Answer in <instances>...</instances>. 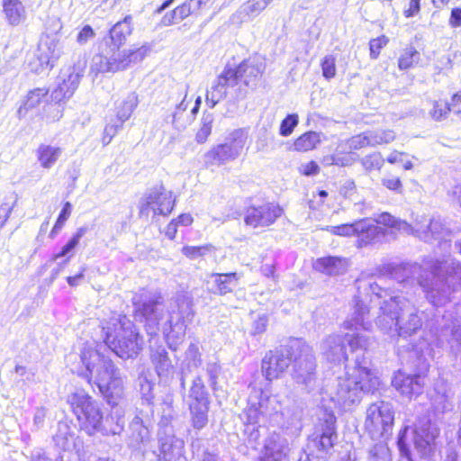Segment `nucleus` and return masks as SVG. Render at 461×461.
<instances>
[{"label":"nucleus","mask_w":461,"mask_h":461,"mask_svg":"<svg viewBox=\"0 0 461 461\" xmlns=\"http://www.w3.org/2000/svg\"><path fill=\"white\" fill-rule=\"evenodd\" d=\"M102 332L105 346L122 359L134 358L142 350L143 339L125 315L112 317Z\"/></svg>","instance_id":"20e7f679"},{"label":"nucleus","mask_w":461,"mask_h":461,"mask_svg":"<svg viewBox=\"0 0 461 461\" xmlns=\"http://www.w3.org/2000/svg\"><path fill=\"white\" fill-rule=\"evenodd\" d=\"M248 137L249 131L247 129H236L229 133L224 143L239 157L247 142Z\"/></svg>","instance_id":"79ce46f5"},{"label":"nucleus","mask_w":461,"mask_h":461,"mask_svg":"<svg viewBox=\"0 0 461 461\" xmlns=\"http://www.w3.org/2000/svg\"><path fill=\"white\" fill-rule=\"evenodd\" d=\"M346 345L349 347L352 354L356 357L358 355L363 361V358H366L365 352L370 346V339L358 331L345 335H330L321 345V354L328 362L340 364L348 360Z\"/></svg>","instance_id":"39448f33"},{"label":"nucleus","mask_w":461,"mask_h":461,"mask_svg":"<svg viewBox=\"0 0 461 461\" xmlns=\"http://www.w3.org/2000/svg\"><path fill=\"white\" fill-rule=\"evenodd\" d=\"M238 158L225 143L218 144L208 150L203 156L204 165L209 167L221 166Z\"/></svg>","instance_id":"2f4dec72"},{"label":"nucleus","mask_w":461,"mask_h":461,"mask_svg":"<svg viewBox=\"0 0 461 461\" xmlns=\"http://www.w3.org/2000/svg\"><path fill=\"white\" fill-rule=\"evenodd\" d=\"M87 231V226L78 228L76 233H74L68 241L61 248L60 251L52 256L51 260L58 261L61 258H66L63 262L59 263V266H65L68 262L69 258L73 257L74 249L78 245L81 238H83Z\"/></svg>","instance_id":"72a5a7b5"},{"label":"nucleus","mask_w":461,"mask_h":461,"mask_svg":"<svg viewBox=\"0 0 461 461\" xmlns=\"http://www.w3.org/2000/svg\"><path fill=\"white\" fill-rule=\"evenodd\" d=\"M289 451L287 439L274 433L266 439L262 456L257 461H284Z\"/></svg>","instance_id":"a878e982"},{"label":"nucleus","mask_w":461,"mask_h":461,"mask_svg":"<svg viewBox=\"0 0 461 461\" xmlns=\"http://www.w3.org/2000/svg\"><path fill=\"white\" fill-rule=\"evenodd\" d=\"M299 118L296 113L288 114L280 124L279 133L284 137L292 134L294 129L297 126Z\"/></svg>","instance_id":"774afa93"},{"label":"nucleus","mask_w":461,"mask_h":461,"mask_svg":"<svg viewBox=\"0 0 461 461\" xmlns=\"http://www.w3.org/2000/svg\"><path fill=\"white\" fill-rule=\"evenodd\" d=\"M439 339L442 341H447L449 344L456 343L461 344V321L455 320L449 325H444L440 331Z\"/></svg>","instance_id":"de8ad7c7"},{"label":"nucleus","mask_w":461,"mask_h":461,"mask_svg":"<svg viewBox=\"0 0 461 461\" xmlns=\"http://www.w3.org/2000/svg\"><path fill=\"white\" fill-rule=\"evenodd\" d=\"M384 271L403 287L413 285L417 282L428 298V290L430 289L429 271L417 263L388 264L384 267Z\"/></svg>","instance_id":"4468645a"},{"label":"nucleus","mask_w":461,"mask_h":461,"mask_svg":"<svg viewBox=\"0 0 461 461\" xmlns=\"http://www.w3.org/2000/svg\"><path fill=\"white\" fill-rule=\"evenodd\" d=\"M320 136L315 131H308L300 136L294 141V149L298 151H308L316 147L320 142Z\"/></svg>","instance_id":"6e6d98bb"},{"label":"nucleus","mask_w":461,"mask_h":461,"mask_svg":"<svg viewBox=\"0 0 461 461\" xmlns=\"http://www.w3.org/2000/svg\"><path fill=\"white\" fill-rule=\"evenodd\" d=\"M158 451L153 454L158 461H187L185 456V442L176 437L173 428L158 429Z\"/></svg>","instance_id":"a211bd4d"},{"label":"nucleus","mask_w":461,"mask_h":461,"mask_svg":"<svg viewBox=\"0 0 461 461\" xmlns=\"http://www.w3.org/2000/svg\"><path fill=\"white\" fill-rule=\"evenodd\" d=\"M448 229L441 222L440 220L432 219L430 220L426 230L423 231L421 237L426 242H429L432 240H438L443 239Z\"/></svg>","instance_id":"8fccbe9b"},{"label":"nucleus","mask_w":461,"mask_h":461,"mask_svg":"<svg viewBox=\"0 0 461 461\" xmlns=\"http://www.w3.org/2000/svg\"><path fill=\"white\" fill-rule=\"evenodd\" d=\"M439 434L438 427L429 420H420L413 430V445L420 457L429 456L435 450Z\"/></svg>","instance_id":"aec40b11"},{"label":"nucleus","mask_w":461,"mask_h":461,"mask_svg":"<svg viewBox=\"0 0 461 461\" xmlns=\"http://www.w3.org/2000/svg\"><path fill=\"white\" fill-rule=\"evenodd\" d=\"M87 60L86 56H79L72 67L62 72V81L52 91L51 97L56 103L70 98L78 87L80 79L84 76Z\"/></svg>","instance_id":"f3484780"},{"label":"nucleus","mask_w":461,"mask_h":461,"mask_svg":"<svg viewBox=\"0 0 461 461\" xmlns=\"http://www.w3.org/2000/svg\"><path fill=\"white\" fill-rule=\"evenodd\" d=\"M49 90L46 88H35L33 90H31L23 105L20 106V108L17 111V113L19 117H24L27 113V112L31 109L35 108L38 106L42 98L46 97L48 95Z\"/></svg>","instance_id":"37998d69"},{"label":"nucleus","mask_w":461,"mask_h":461,"mask_svg":"<svg viewBox=\"0 0 461 461\" xmlns=\"http://www.w3.org/2000/svg\"><path fill=\"white\" fill-rule=\"evenodd\" d=\"M140 386V393L141 395V404L144 406L142 409H153V389L154 384L149 381L146 376H140L138 379Z\"/></svg>","instance_id":"3c124183"},{"label":"nucleus","mask_w":461,"mask_h":461,"mask_svg":"<svg viewBox=\"0 0 461 461\" xmlns=\"http://www.w3.org/2000/svg\"><path fill=\"white\" fill-rule=\"evenodd\" d=\"M294 339H290L286 345L280 346L266 353L261 361V373L266 380L271 382L278 379L287 370L292 364L294 349Z\"/></svg>","instance_id":"2eb2a0df"},{"label":"nucleus","mask_w":461,"mask_h":461,"mask_svg":"<svg viewBox=\"0 0 461 461\" xmlns=\"http://www.w3.org/2000/svg\"><path fill=\"white\" fill-rule=\"evenodd\" d=\"M134 315L140 321L145 322L149 336L157 335L159 321L163 316L164 298L158 291H143L132 299Z\"/></svg>","instance_id":"6e6552de"},{"label":"nucleus","mask_w":461,"mask_h":461,"mask_svg":"<svg viewBox=\"0 0 461 461\" xmlns=\"http://www.w3.org/2000/svg\"><path fill=\"white\" fill-rule=\"evenodd\" d=\"M213 247L211 244H205L203 246H185L182 249V253L190 259H197L201 257L205 256L212 250Z\"/></svg>","instance_id":"69168bd1"},{"label":"nucleus","mask_w":461,"mask_h":461,"mask_svg":"<svg viewBox=\"0 0 461 461\" xmlns=\"http://www.w3.org/2000/svg\"><path fill=\"white\" fill-rule=\"evenodd\" d=\"M283 212L282 208L275 203H267L259 206H250L245 213V223L248 226L266 227L273 224Z\"/></svg>","instance_id":"412c9836"},{"label":"nucleus","mask_w":461,"mask_h":461,"mask_svg":"<svg viewBox=\"0 0 461 461\" xmlns=\"http://www.w3.org/2000/svg\"><path fill=\"white\" fill-rule=\"evenodd\" d=\"M255 398L257 401H254L253 397L249 398V405L243 412L245 424L263 425L267 417L270 415L268 404L271 399L262 392L259 398L258 396Z\"/></svg>","instance_id":"393cba45"},{"label":"nucleus","mask_w":461,"mask_h":461,"mask_svg":"<svg viewBox=\"0 0 461 461\" xmlns=\"http://www.w3.org/2000/svg\"><path fill=\"white\" fill-rule=\"evenodd\" d=\"M379 378L368 367L367 361H363L357 355L354 366H346L343 376L327 385V393L330 401L343 411H349L352 406L358 404L366 393H373L379 385Z\"/></svg>","instance_id":"f257e3e1"},{"label":"nucleus","mask_w":461,"mask_h":461,"mask_svg":"<svg viewBox=\"0 0 461 461\" xmlns=\"http://www.w3.org/2000/svg\"><path fill=\"white\" fill-rule=\"evenodd\" d=\"M384 163V159L380 152H374L361 159V164L366 171L380 170Z\"/></svg>","instance_id":"0e129e2a"},{"label":"nucleus","mask_w":461,"mask_h":461,"mask_svg":"<svg viewBox=\"0 0 461 461\" xmlns=\"http://www.w3.org/2000/svg\"><path fill=\"white\" fill-rule=\"evenodd\" d=\"M353 303L354 312L351 317L345 321V328L348 330L355 329L356 330H358V328H361L363 330H370L372 325L366 318L369 313V308L358 296L354 297Z\"/></svg>","instance_id":"c756f323"},{"label":"nucleus","mask_w":461,"mask_h":461,"mask_svg":"<svg viewBox=\"0 0 461 461\" xmlns=\"http://www.w3.org/2000/svg\"><path fill=\"white\" fill-rule=\"evenodd\" d=\"M72 205L69 202H66L63 205L61 212L50 233V238L54 239L56 235L61 230L65 222L71 214Z\"/></svg>","instance_id":"e2e57ef3"},{"label":"nucleus","mask_w":461,"mask_h":461,"mask_svg":"<svg viewBox=\"0 0 461 461\" xmlns=\"http://www.w3.org/2000/svg\"><path fill=\"white\" fill-rule=\"evenodd\" d=\"M173 207L172 193L167 191L163 185H158L147 190L139 205L141 216H149L150 212L158 215H167L172 212Z\"/></svg>","instance_id":"dca6fc26"},{"label":"nucleus","mask_w":461,"mask_h":461,"mask_svg":"<svg viewBox=\"0 0 461 461\" xmlns=\"http://www.w3.org/2000/svg\"><path fill=\"white\" fill-rule=\"evenodd\" d=\"M174 397L170 393L163 396L160 402V421L158 423L159 429L173 428L170 424L175 417V410L173 407Z\"/></svg>","instance_id":"c03bdc74"},{"label":"nucleus","mask_w":461,"mask_h":461,"mask_svg":"<svg viewBox=\"0 0 461 461\" xmlns=\"http://www.w3.org/2000/svg\"><path fill=\"white\" fill-rule=\"evenodd\" d=\"M394 420L393 406L387 402L371 404L366 411L365 428L373 439L387 438Z\"/></svg>","instance_id":"ddd939ff"},{"label":"nucleus","mask_w":461,"mask_h":461,"mask_svg":"<svg viewBox=\"0 0 461 461\" xmlns=\"http://www.w3.org/2000/svg\"><path fill=\"white\" fill-rule=\"evenodd\" d=\"M153 414L154 410L149 408L137 409V413L130 423V438L135 446L149 441Z\"/></svg>","instance_id":"4be33fe9"},{"label":"nucleus","mask_w":461,"mask_h":461,"mask_svg":"<svg viewBox=\"0 0 461 461\" xmlns=\"http://www.w3.org/2000/svg\"><path fill=\"white\" fill-rule=\"evenodd\" d=\"M124 428V420L120 417H107L101 423L100 429L97 432L102 433L103 435H119L123 430Z\"/></svg>","instance_id":"5fc2aeb1"},{"label":"nucleus","mask_w":461,"mask_h":461,"mask_svg":"<svg viewBox=\"0 0 461 461\" xmlns=\"http://www.w3.org/2000/svg\"><path fill=\"white\" fill-rule=\"evenodd\" d=\"M138 104L139 99L137 94L131 92L116 104V115L121 124H123V122L131 117Z\"/></svg>","instance_id":"58836bf2"},{"label":"nucleus","mask_w":461,"mask_h":461,"mask_svg":"<svg viewBox=\"0 0 461 461\" xmlns=\"http://www.w3.org/2000/svg\"><path fill=\"white\" fill-rule=\"evenodd\" d=\"M430 289L428 290V300L435 306L444 305L450 300L453 293L461 286V263L450 262L446 276L440 275L438 267L429 271Z\"/></svg>","instance_id":"0eeeda50"},{"label":"nucleus","mask_w":461,"mask_h":461,"mask_svg":"<svg viewBox=\"0 0 461 461\" xmlns=\"http://www.w3.org/2000/svg\"><path fill=\"white\" fill-rule=\"evenodd\" d=\"M303 404L296 400H288V402L282 409L281 414L286 420L288 426H295L302 420Z\"/></svg>","instance_id":"a19ab883"},{"label":"nucleus","mask_w":461,"mask_h":461,"mask_svg":"<svg viewBox=\"0 0 461 461\" xmlns=\"http://www.w3.org/2000/svg\"><path fill=\"white\" fill-rule=\"evenodd\" d=\"M177 311L169 312L168 319L162 326V333L168 348L176 351L183 341L186 323L192 320L194 315L190 301L185 298H179L176 301Z\"/></svg>","instance_id":"9b49d317"},{"label":"nucleus","mask_w":461,"mask_h":461,"mask_svg":"<svg viewBox=\"0 0 461 461\" xmlns=\"http://www.w3.org/2000/svg\"><path fill=\"white\" fill-rule=\"evenodd\" d=\"M392 385L402 396L411 399L422 393L424 378L420 375H411L398 370L393 376Z\"/></svg>","instance_id":"b1692460"},{"label":"nucleus","mask_w":461,"mask_h":461,"mask_svg":"<svg viewBox=\"0 0 461 461\" xmlns=\"http://www.w3.org/2000/svg\"><path fill=\"white\" fill-rule=\"evenodd\" d=\"M237 86L235 74L227 68L217 77L210 89L206 91L205 103L213 108L220 101L227 97L229 89Z\"/></svg>","instance_id":"5701e85b"},{"label":"nucleus","mask_w":461,"mask_h":461,"mask_svg":"<svg viewBox=\"0 0 461 461\" xmlns=\"http://www.w3.org/2000/svg\"><path fill=\"white\" fill-rule=\"evenodd\" d=\"M359 223L363 224V230H357V245L360 248L376 243L381 237L385 236V230L378 226V224L395 229L405 233L411 230V225L405 221L396 219L388 212L380 213L375 221L370 219L359 220Z\"/></svg>","instance_id":"f8f14e48"},{"label":"nucleus","mask_w":461,"mask_h":461,"mask_svg":"<svg viewBox=\"0 0 461 461\" xmlns=\"http://www.w3.org/2000/svg\"><path fill=\"white\" fill-rule=\"evenodd\" d=\"M68 402L82 430L88 435H94L100 429L103 413L99 404L91 396L83 390L77 391L68 397Z\"/></svg>","instance_id":"9d476101"},{"label":"nucleus","mask_w":461,"mask_h":461,"mask_svg":"<svg viewBox=\"0 0 461 461\" xmlns=\"http://www.w3.org/2000/svg\"><path fill=\"white\" fill-rule=\"evenodd\" d=\"M189 404H210L209 393L200 375L195 376L188 393Z\"/></svg>","instance_id":"e433bc0d"},{"label":"nucleus","mask_w":461,"mask_h":461,"mask_svg":"<svg viewBox=\"0 0 461 461\" xmlns=\"http://www.w3.org/2000/svg\"><path fill=\"white\" fill-rule=\"evenodd\" d=\"M420 60V53L414 47L411 46L404 50L398 60V67L402 70L408 69L418 63Z\"/></svg>","instance_id":"bf43d9fd"},{"label":"nucleus","mask_w":461,"mask_h":461,"mask_svg":"<svg viewBox=\"0 0 461 461\" xmlns=\"http://www.w3.org/2000/svg\"><path fill=\"white\" fill-rule=\"evenodd\" d=\"M192 14L193 13L190 9V5H188L187 2H185L175 8L169 14H166L163 17V23L165 25H170L176 20L182 21Z\"/></svg>","instance_id":"052dcab7"},{"label":"nucleus","mask_w":461,"mask_h":461,"mask_svg":"<svg viewBox=\"0 0 461 461\" xmlns=\"http://www.w3.org/2000/svg\"><path fill=\"white\" fill-rule=\"evenodd\" d=\"M363 224L364 223H359V221H356L352 223L332 226L331 233L345 237L357 236V230H363Z\"/></svg>","instance_id":"680f3d73"},{"label":"nucleus","mask_w":461,"mask_h":461,"mask_svg":"<svg viewBox=\"0 0 461 461\" xmlns=\"http://www.w3.org/2000/svg\"><path fill=\"white\" fill-rule=\"evenodd\" d=\"M150 360L155 367L157 375L161 381L167 383L173 378L175 367L168 357L167 351L163 346L151 348Z\"/></svg>","instance_id":"cd10ccee"},{"label":"nucleus","mask_w":461,"mask_h":461,"mask_svg":"<svg viewBox=\"0 0 461 461\" xmlns=\"http://www.w3.org/2000/svg\"><path fill=\"white\" fill-rule=\"evenodd\" d=\"M221 367L216 362H208L205 366V373L208 376V382L213 391L217 390L218 378L221 374Z\"/></svg>","instance_id":"338daca9"},{"label":"nucleus","mask_w":461,"mask_h":461,"mask_svg":"<svg viewBox=\"0 0 461 461\" xmlns=\"http://www.w3.org/2000/svg\"><path fill=\"white\" fill-rule=\"evenodd\" d=\"M117 51H112L106 47L102 53L95 55L92 59L91 70L95 73L115 72L124 69V65L120 63Z\"/></svg>","instance_id":"c85d7f7f"},{"label":"nucleus","mask_w":461,"mask_h":461,"mask_svg":"<svg viewBox=\"0 0 461 461\" xmlns=\"http://www.w3.org/2000/svg\"><path fill=\"white\" fill-rule=\"evenodd\" d=\"M348 266L347 258L335 256L320 258L313 265L317 271L327 276L342 275L346 273Z\"/></svg>","instance_id":"7c9ffc66"},{"label":"nucleus","mask_w":461,"mask_h":461,"mask_svg":"<svg viewBox=\"0 0 461 461\" xmlns=\"http://www.w3.org/2000/svg\"><path fill=\"white\" fill-rule=\"evenodd\" d=\"M62 154V149L51 145L41 144L37 149V157L43 168H50Z\"/></svg>","instance_id":"c9c22d12"},{"label":"nucleus","mask_w":461,"mask_h":461,"mask_svg":"<svg viewBox=\"0 0 461 461\" xmlns=\"http://www.w3.org/2000/svg\"><path fill=\"white\" fill-rule=\"evenodd\" d=\"M292 378L303 390L310 393L317 385V364L312 348L302 339H294Z\"/></svg>","instance_id":"423d86ee"},{"label":"nucleus","mask_w":461,"mask_h":461,"mask_svg":"<svg viewBox=\"0 0 461 461\" xmlns=\"http://www.w3.org/2000/svg\"><path fill=\"white\" fill-rule=\"evenodd\" d=\"M189 411L193 428L203 429L208 423L209 404H189Z\"/></svg>","instance_id":"a18cd8bd"},{"label":"nucleus","mask_w":461,"mask_h":461,"mask_svg":"<svg viewBox=\"0 0 461 461\" xmlns=\"http://www.w3.org/2000/svg\"><path fill=\"white\" fill-rule=\"evenodd\" d=\"M213 122H214L213 113H208V112H203L201 122H200L199 129L197 130V132L195 135V140L198 143L203 144L207 140L208 137L212 133Z\"/></svg>","instance_id":"603ef678"},{"label":"nucleus","mask_w":461,"mask_h":461,"mask_svg":"<svg viewBox=\"0 0 461 461\" xmlns=\"http://www.w3.org/2000/svg\"><path fill=\"white\" fill-rule=\"evenodd\" d=\"M133 18L131 14L117 22L109 30V35L104 39L107 47L112 51L119 52V49L125 44L127 38L131 34Z\"/></svg>","instance_id":"bb28decb"},{"label":"nucleus","mask_w":461,"mask_h":461,"mask_svg":"<svg viewBox=\"0 0 461 461\" xmlns=\"http://www.w3.org/2000/svg\"><path fill=\"white\" fill-rule=\"evenodd\" d=\"M149 50V47L143 45L134 50H124L118 52L117 55L120 58V63L124 65L125 69L131 63L141 61L147 56Z\"/></svg>","instance_id":"09e8293b"},{"label":"nucleus","mask_w":461,"mask_h":461,"mask_svg":"<svg viewBox=\"0 0 461 461\" xmlns=\"http://www.w3.org/2000/svg\"><path fill=\"white\" fill-rule=\"evenodd\" d=\"M371 146L388 144L394 140L395 133L392 130L369 131Z\"/></svg>","instance_id":"13d9d810"},{"label":"nucleus","mask_w":461,"mask_h":461,"mask_svg":"<svg viewBox=\"0 0 461 461\" xmlns=\"http://www.w3.org/2000/svg\"><path fill=\"white\" fill-rule=\"evenodd\" d=\"M375 325L391 337L408 338L422 327V320L417 307L409 299L394 295L380 305Z\"/></svg>","instance_id":"7ed1b4c3"},{"label":"nucleus","mask_w":461,"mask_h":461,"mask_svg":"<svg viewBox=\"0 0 461 461\" xmlns=\"http://www.w3.org/2000/svg\"><path fill=\"white\" fill-rule=\"evenodd\" d=\"M336 418L332 414L326 415L315 426L314 432L308 440L305 457L301 456L298 461H325V456L333 448L338 439L336 432Z\"/></svg>","instance_id":"1a4fd4ad"},{"label":"nucleus","mask_w":461,"mask_h":461,"mask_svg":"<svg viewBox=\"0 0 461 461\" xmlns=\"http://www.w3.org/2000/svg\"><path fill=\"white\" fill-rule=\"evenodd\" d=\"M366 461H392L387 445L383 441L374 444L366 452Z\"/></svg>","instance_id":"864d4df0"},{"label":"nucleus","mask_w":461,"mask_h":461,"mask_svg":"<svg viewBox=\"0 0 461 461\" xmlns=\"http://www.w3.org/2000/svg\"><path fill=\"white\" fill-rule=\"evenodd\" d=\"M4 13L12 25H18L26 18V11L20 0H4Z\"/></svg>","instance_id":"f704fd0d"},{"label":"nucleus","mask_w":461,"mask_h":461,"mask_svg":"<svg viewBox=\"0 0 461 461\" xmlns=\"http://www.w3.org/2000/svg\"><path fill=\"white\" fill-rule=\"evenodd\" d=\"M273 0H248L242 4L237 14L244 19L257 17Z\"/></svg>","instance_id":"ea45409f"},{"label":"nucleus","mask_w":461,"mask_h":461,"mask_svg":"<svg viewBox=\"0 0 461 461\" xmlns=\"http://www.w3.org/2000/svg\"><path fill=\"white\" fill-rule=\"evenodd\" d=\"M55 446L60 450H68L74 445V434L70 426L65 421L58 423L56 434L53 436Z\"/></svg>","instance_id":"4c0bfd02"},{"label":"nucleus","mask_w":461,"mask_h":461,"mask_svg":"<svg viewBox=\"0 0 461 461\" xmlns=\"http://www.w3.org/2000/svg\"><path fill=\"white\" fill-rule=\"evenodd\" d=\"M239 276L237 273H227V274H212L211 280L208 283H212V291L214 294L221 295L226 294L232 292V290L238 285Z\"/></svg>","instance_id":"473e14b6"},{"label":"nucleus","mask_w":461,"mask_h":461,"mask_svg":"<svg viewBox=\"0 0 461 461\" xmlns=\"http://www.w3.org/2000/svg\"><path fill=\"white\" fill-rule=\"evenodd\" d=\"M265 66L261 62H256L251 59L241 62L235 68H227L235 74L236 85L235 98L242 99L246 96L247 90L242 87H255L259 77L262 75Z\"/></svg>","instance_id":"6ab92c4d"},{"label":"nucleus","mask_w":461,"mask_h":461,"mask_svg":"<svg viewBox=\"0 0 461 461\" xmlns=\"http://www.w3.org/2000/svg\"><path fill=\"white\" fill-rule=\"evenodd\" d=\"M29 65L32 71L36 74H41L53 68L54 59L50 57L48 51L43 50L42 48L40 47L37 53L34 55L33 59L30 61Z\"/></svg>","instance_id":"49530a36"},{"label":"nucleus","mask_w":461,"mask_h":461,"mask_svg":"<svg viewBox=\"0 0 461 461\" xmlns=\"http://www.w3.org/2000/svg\"><path fill=\"white\" fill-rule=\"evenodd\" d=\"M263 431H266L264 425L245 424L244 433L247 436L248 443L252 448L256 449L259 446Z\"/></svg>","instance_id":"4d7b16f0"},{"label":"nucleus","mask_w":461,"mask_h":461,"mask_svg":"<svg viewBox=\"0 0 461 461\" xmlns=\"http://www.w3.org/2000/svg\"><path fill=\"white\" fill-rule=\"evenodd\" d=\"M86 367L82 375L89 384L98 388L110 405H117L123 393V377L113 360L101 353L95 343H86L80 352Z\"/></svg>","instance_id":"f03ea898"}]
</instances>
